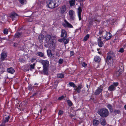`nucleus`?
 I'll list each match as a JSON object with an SVG mask.
<instances>
[{
    "instance_id": "nucleus-25",
    "label": "nucleus",
    "mask_w": 126,
    "mask_h": 126,
    "mask_svg": "<svg viewBox=\"0 0 126 126\" xmlns=\"http://www.w3.org/2000/svg\"><path fill=\"white\" fill-rule=\"evenodd\" d=\"M44 38V36L42 34H40L38 37V39L40 42H42Z\"/></svg>"
},
{
    "instance_id": "nucleus-42",
    "label": "nucleus",
    "mask_w": 126,
    "mask_h": 126,
    "mask_svg": "<svg viewBox=\"0 0 126 126\" xmlns=\"http://www.w3.org/2000/svg\"><path fill=\"white\" fill-rule=\"evenodd\" d=\"M120 73H121L118 71H116L114 73V75L115 76H116V77H118L120 75Z\"/></svg>"
},
{
    "instance_id": "nucleus-38",
    "label": "nucleus",
    "mask_w": 126,
    "mask_h": 126,
    "mask_svg": "<svg viewBox=\"0 0 126 126\" xmlns=\"http://www.w3.org/2000/svg\"><path fill=\"white\" fill-rule=\"evenodd\" d=\"M69 85L71 87H72L73 88L76 87V85L72 82H70L69 83Z\"/></svg>"
},
{
    "instance_id": "nucleus-7",
    "label": "nucleus",
    "mask_w": 126,
    "mask_h": 126,
    "mask_svg": "<svg viewBox=\"0 0 126 126\" xmlns=\"http://www.w3.org/2000/svg\"><path fill=\"white\" fill-rule=\"evenodd\" d=\"M112 36V35L110 32H107V33H106L103 36V38L104 39L108 40L110 39Z\"/></svg>"
},
{
    "instance_id": "nucleus-13",
    "label": "nucleus",
    "mask_w": 126,
    "mask_h": 126,
    "mask_svg": "<svg viewBox=\"0 0 126 126\" xmlns=\"http://www.w3.org/2000/svg\"><path fill=\"white\" fill-rule=\"evenodd\" d=\"M74 11L72 10H70L69 12V14L70 16V18L71 20H74Z\"/></svg>"
},
{
    "instance_id": "nucleus-24",
    "label": "nucleus",
    "mask_w": 126,
    "mask_h": 126,
    "mask_svg": "<svg viewBox=\"0 0 126 126\" xmlns=\"http://www.w3.org/2000/svg\"><path fill=\"white\" fill-rule=\"evenodd\" d=\"M69 2L70 7L74 6L75 5L76 3L75 0H70Z\"/></svg>"
},
{
    "instance_id": "nucleus-17",
    "label": "nucleus",
    "mask_w": 126,
    "mask_h": 126,
    "mask_svg": "<svg viewBox=\"0 0 126 126\" xmlns=\"http://www.w3.org/2000/svg\"><path fill=\"white\" fill-rule=\"evenodd\" d=\"M83 86L81 85H78V87L74 89V90L78 93H79L80 92V89L83 88Z\"/></svg>"
},
{
    "instance_id": "nucleus-8",
    "label": "nucleus",
    "mask_w": 126,
    "mask_h": 126,
    "mask_svg": "<svg viewBox=\"0 0 126 126\" xmlns=\"http://www.w3.org/2000/svg\"><path fill=\"white\" fill-rule=\"evenodd\" d=\"M64 21L65 23H63V25L64 27L66 28L67 27L70 28H73V26L65 19Z\"/></svg>"
},
{
    "instance_id": "nucleus-46",
    "label": "nucleus",
    "mask_w": 126,
    "mask_h": 126,
    "mask_svg": "<svg viewBox=\"0 0 126 126\" xmlns=\"http://www.w3.org/2000/svg\"><path fill=\"white\" fill-rule=\"evenodd\" d=\"M85 0H79V2L80 4L81 5H83V1Z\"/></svg>"
},
{
    "instance_id": "nucleus-2",
    "label": "nucleus",
    "mask_w": 126,
    "mask_h": 126,
    "mask_svg": "<svg viewBox=\"0 0 126 126\" xmlns=\"http://www.w3.org/2000/svg\"><path fill=\"white\" fill-rule=\"evenodd\" d=\"M56 38V36L54 35H50L47 34L45 37V40L46 43L47 44H51L50 40H51V44L52 48H55V43L54 42V39Z\"/></svg>"
},
{
    "instance_id": "nucleus-37",
    "label": "nucleus",
    "mask_w": 126,
    "mask_h": 126,
    "mask_svg": "<svg viewBox=\"0 0 126 126\" xmlns=\"http://www.w3.org/2000/svg\"><path fill=\"white\" fill-rule=\"evenodd\" d=\"M63 38V42L65 44H67L69 42V39L68 38Z\"/></svg>"
},
{
    "instance_id": "nucleus-23",
    "label": "nucleus",
    "mask_w": 126,
    "mask_h": 126,
    "mask_svg": "<svg viewBox=\"0 0 126 126\" xmlns=\"http://www.w3.org/2000/svg\"><path fill=\"white\" fill-rule=\"evenodd\" d=\"M7 71L9 73L11 74H13L15 72V70L12 67H10L7 68Z\"/></svg>"
},
{
    "instance_id": "nucleus-36",
    "label": "nucleus",
    "mask_w": 126,
    "mask_h": 126,
    "mask_svg": "<svg viewBox=\"0 0 126 126\" xmlns=\"http://www.w3.org/2000/svg\"><path fill=\"white\" fill-rule=\"evenodd\" d=\"M124 69V67L122 66H119L118 71L119 72L122 73Z\"/></svg>"
},
{
    "instance_id": "nucleus-54",
    "label": "nucleus",
    "mask_w": 126,
    "mask_h": 126,
    "mask_svg": "<svg viewBox=\"0 0 126 126\" xmlns=\"http://www.w3.org/2000/svg\"><path fill=\"white\" fill-rule=\"evenodd\" d=\"M19 60L21 62H23L24 61V60L23 59L21 58H19Z\"/></svg>"
},
{
    "instance_id": "nucleus-12",
    "label": "nucleus",
    "mask_w": 126,
    "mask_h": 126,
    "mask_svg": "<svg viewBox=\"0 0 126 126\" xmlns=\"http://www.w3.org/2000/svg\"><path fill=\"white\" fill-rule=\"evenodd\" d=\"M66 7L65 5H64L62 6L60 9V11L61 14H63L66 11Z\"/></svg>"
},
{
    "instance_id": "nucleus-29",
    "label": "nucleus",
    "mask_w": 126,
    "mask_h": 126,
    "mask_svg": "<svg viewBox=\"0 0 126 126\" xmlns=\"http://www.w3.org/2000/svg\"><path fill=\"white\" fill-rule=\"evenodd\" d=\"M24 66L25 67L24 69V71H29L30 70V67L29 66V65H26Z\"/></svg>"
},
{
    "instance_id": "nucleus-58",
    "label": "nucleus",
    "mask_w": 126,
    "mask_h": 126,
    "mask_svg": "<svg viewBox=\"0 0 126 126\" xmlns=\"http://www.w3.org/2000/svg\"><path fill=\"white\" fill-rule=\"evenodd\" d=\"M58 41L60 42H62V41H63V39H59L58 40Z\"/></svg>"
},
{
    "instance_id": "nucleus-20",
    "label": "nucleus",
    "mask_w": 126,
    "mask_h": 126,
    "mask_svg": "<svg viewBox=\"0 0 126 126\" xmlns=\"http://www.w3.org/2000/svg\"><path fill=\"white\" fill-rule=\"evenodd\" d=\"M100 122L97 120L94 119L93 121V124L94 126H97L99 124Z\"/></svg>"
},
{
    "instance_id": "nucleus-9",
    "label": "nucleus",
    "mask_w": 126,
    "mask_h": 126,
    "mask_svg": "<svg viewBox=\"0 0 126 126\" xmlns=\"http://www.w3.org/2000/svg\"><path fill=\"white\" fill-rule=\"evenodd\" d=\"M61 37L64 38H67V33L66 31L63 29H62L61 31Z\"/></svg>"
},
{
    "instance_id": "nucleus-31",
    "label": "nucleus",
    "mask_w": 126,
    "mask_h": 126,
    "mask_svg": "<svg viewBox=\"0 0 126 126\" xmlns=\"http://www.w3.org/2000/svg\"><path fill=\"white\" fill-rule=\"evenodd\" d=\"M35 63H33L32 64L30 63L29 64V66H30V70H32V69H34L35 66Z\"/></svg>"
},
{
    "instance_id": "nucleus-47",
    "label": "nucleus",
    "mask_w": 126,
    "mask_h": 126,
    "mask_svg": "<svg viewBox=\"0 0 126 126\" xmlns=\"http://www.w3.org/2000/svg\"><path fill=\"white\" fill-rule=\"evenodd\" d=\"M64 98V96L63 95H62V96L59 97L58 98V100H61L63 99Z\"/></svg>"
},
{
    "instance_id": "nucleus-18",
    "label": "nucleus",
    "mask_w": 126,
    "mask_h": 126,
    "mask_svg": "<svg viewBox=\"0 0 126 126\" xmlns=\"http://www.w3.org/2000/svg\"><path fill=\"white\" fill-rule=\"evenodd\" d=\"M106 33H107V31L105 30H100L99 34L100 35H101L103 38V36L105 35Z\"/></svg>"
},
{
    "instance_id": "nucleus-22",
    "label": "nucleus",
    "mask_w": 126,
    "mask_h": 126,
    "mask_svg": "<svg viewBox=\"0 0 126 126\" xmlns=\"http://www.w3.org/2000/svg\"><path fill=\"white\" fill-rule=\"evenodd\" d=\"M36 54L37 56L39 57L43 58H45L46 57L45 56H44V53L41 52H38Z\"/></svg>"
},
{
    "instance_id": "nucleus-50",
    "label": "nucleus",
    "mask_w": 126,
    "mask_h": 126,
    "mask_svg": "<svg viewBox=\"0 0 126 126\" xmlns=\"http://www.w3.org/2000/svg\"><path fill=\"white\" fill-rule=\"evenodd\" d=\"M63 111L62 110H60L58 112V114L59 115H61L63 113Z\"/></svg>"
},
{
    "instance_id": "nucleus-35",
    "label": "nucleus",
    "mask_w": 126,
    "mask_h": 126,
    "mask_svg": "<svg viewBox=\"0 0 126 126\" xmlns=\"http://www.w3.org/2000/svg\"><path fill=\"white\" fill-rule=\"evenodd\" d=\"M64 76V75L63 74H59L57 75V77L58 78L62 79L63 78Z\"/></svg>"
},
{
    "instance_id": "nucleus-28",
    "label": "nucleus",
    "mask_w": 126,
    "mask_h": 126,
    "mask_svg": "<svg viewBox=\"0 0 126 126\" xmlns=\"http://www.w3.org/2000/svg\"><path fill=\"white\" fill-rule=\"evenodd\" d=\"M108 56L113 58L115 57V54L112 51H110L108 53Z\"/></svg>"
},
{
    "instance_id": "nucleus-15",
    "label": "nucleus",
    "mask_w": 126,
    "mask_h": 126,
    "mask_svg": "<svg viewBox=\"0 0 126 126\" xmlns=\"http://www.w3.org/2000/svg\"><path fill=\"white\" fill-rule=\"evenodd\" d=\"M103 90V89H101L99 87H98L97 89L95 90L94 94L96 95H98L101 93H102Z\"/></svg>"
},
{
    "instance_id": "nucleus-16",
    "label": "nucleus",
    "mask_w": 126,
    "mask_h": 126,
    "mask_svg": "<svg viewBox=\"0 0 126 126\" xmlns=\"http://www.w3.org/2000/svg\"><path fill=\"white\" fill-rule=\"evenodd\" d=\"M14 36L15 38H20L22 36V33L17 31Z\"/></svg>"
},
{
    "instance_id": "nucleus-59",
    "label": "nucleus",
    "mask_w": 126,
    "mask_h": 126,
    "mask_svg": "<svg viewBox=\"0 0 126 126\" xmlns=\"http://www.w3.org/2000/svg\"><path fill=\"white\" fill-rule=\"evenodd\" d=\"M74 116V115L72 114H70L69 115V117H71L72 118H73V117Z\"/></svg>"
},
{
    "instance_id": "nucleus-51",
    "label": "nucleus",
    "mask_w": 126,
    "mask_h": 126,
    "mask_svg": "<svg viewBox=\"0 0 126 126\" xmlns=\"http://www.w3.org/2000/svg\"><path fill=\"white\" fill-rule=\"evenodd\" d=\"M87 65V64L84 62H83L82 64V65L83 67H86Z\"/></svg>"
},
{
    "instance_id": "nucleus-43",
    "label": "nucleus",
    "mask_w": 126,
    "mask_h": 126,
    "mask_svg": "<svg viewBox=\"0 0 126 126\" xmlns=\"http://www.w3.org/2000/svg\"><path fill=\"white\" fill-rule=\"evenodd\" d=\"M40 94V92L39 91H38L33 94L34 96L39 95Z\"/></svg>"
},
{
    "instance_id": "nucleus-40",
    "label": "nucleus",
    "mask_w": 126,
    "mask_h": 126,
    "mask_svg": "<svg viewBox=\"0 0 126 126\" xmlns=\"http://www.w3.org/2000/svg\"><path fill=\"white\" fill-rule=\"evenodd\" d=\"M81 8L80 7H79L78 8V15L81 14Z\"/></svg>"
},
{
    "instance_id": "nucleus-3",
    "label": "nucleus",
    "mask_w": 126,
    "mask_h": 126,
    "mask_svg": "<svg viewBox=\"0 0 126 126\" xmlns=\"http://www.w3.org/2000/svg\"><path fill=\"white\" fill-rule=\"evenodd\" d=\"M98 113L100 116L106 117L108 115L109 112L107 109L103 108L99 110Z\"/></svg>"
},
{
    "instance_id": "nucleus-19",
    "label": "nucleus",
    "mask_w": 126,
    "mask_h": 126,
    "mask_svg": "<svg viewBox=\"0 0 126 126\" xmlns=\"http://www.w3.org/2000/svg\"><path fill=\"white\" fill-rule=\"evenodd\" d=\"M107 106L109 110L110 113H113V110L112 108V105L111 104H108L107 105Z\"/></svg>"
},
{
    "instance_id": "nucleus-61",
    "label": "nucleus",
    "mask_w": 126,
    "mask_h": 126,
    "mask_svg": "<svg viewBox=\"0 0 126 126\" xmlns=\"http://www.w3.org/2000/svg\"><path fill=\"white\" fill-rule=\"evenodd\" d=\"M72 118L74 120H75L76 119V117L74 115L73 118Z\"/></svg>"
},
{
    "instance_id": "nucleus-56",
    "label": "nucleus",
    "mask_w": 126,
    "mask_h": 126,
    "mask_svg": "<svg viewBox=\"0 0 126 126\" xmlns=\"http://www.w3.org/2000/svg\"><path fill=\"white\" fill-rule=\"evenodd\" d=\"M36 60V59L35 58H32V59L31 60V62L33 63V62L35 60Z\"/></svg>"
},
{
    "instance_id": "nucleus-6",
    "label": "nucleus",
    "mask_w": 126,
    "mask_h": 126,
    "mask_svg": "<svg viewBox=\"0 0 126 126\" xmlns=\"http://www.w3.org/2000/svg\"><path fill=\"white\" fill-rule=\"evenodd\" d=\"M9 17L12 19V21L15 20L16 21L18 17V15L15 12H13L11 13L9 16Z\"/></svg>"
},
{
    "instance_id": "nucleus-48",
    "label": "nucleus",
    "mask_w": 126,
    "mask_h": 126,
    "mask_svg": "<svg viewBox=\"0 0 126 126\" xmlns=\"http://www.w3.org/2000/svg\"><path fill=\"white\" fill-rule=\"evenodd\" d=\"M32 86L31 85H29L28 87V89L30 91L32 90Z\"/></svg>"
},
{
    "instance_id": "nucleus-44",
    "label": "nucleus",
    "mask_w": 126,
    "mask_h": 126,
    "mask_svg": "<svg viewBox=\"0 0 126 126\" xmlns=\"http://www.w3.org/2000/svg\"><path fill=\"white\" fill-rule=\"evenodd\" d=\"M8 32V31L7 29H5L3 31V33L5 34H7Z\"/></svg>"
},
{
    "instance_id": "nucleus-1",
    "label": "nucleus",
    "mask_w": 126,
    "mask_h": 126,
    "mask_svg": "<svg viewBox=\"0 0 126 126\" xmlns=\"http://www.w3.org/2000/svg\"><path fill=\"white\" fill-rule=\"evenodd\" d=\"M39 62L43 65L42 72L44 75H48L49 71V61L47 60H40Z\"/></svg>"
},
{
    "instance_id": "nucleus-30",
    "label": "nucleus",
    "mask_w": 126,
    "mask_h": 126,
    "mask_svg": "<svg viewBox=\"0 0 126 126\" xmlns=\"http://www.w3.org/2000/svg\"><path fill=\"white\" fill-rule=\"evenodd\" d=\"M47 54L48 57L50 56V57H54V55H53L51 52V51L49 49L47 50Z\"/></svg>"
},
{
    "instance_id": "nucleus-10",
    "label": "nucleus",
    "mask_w": 126,
    "mask_h": 126,
    "mask_svg": "<svg viewBox=\"0 0 126 126\" xmlns=\"http://www.w3.org/2000/svg\"><path fill=\"white\" fill-rule=\"evenodd\" d=\"M97 42L98 45L99 47H101L103 46L104 43L101 40V37H99L97 39Z\"/></svg>"
},
{
    "instance_id": "nucleus-63",
    "label": "nucleus",
    "mask_w": 126,
    "mask_h": 126,
    "mask_svg": "<svg viewBox=\"0 0 126 126\" xmlns=\"http://www.w3.org/2000/svg\"><path fill=\"white\" fill-rule=\"evenodd\" d=\"M85 92V90H82V92L83 93H84Z\"/></svg>"
},
{
    "instance_id": "nucleus-57",
    "label": "nucleus",
    "mask_w": 126,
    "mask_h": 126,
    "mask_svg": "<svg viewBox=\"0 0 126 126\" xmlns=\"http://www.w3.org/2000/svg\"><path fill=\"white\" fill-rule=\"evenodd\" d=\"M78 16L79 18V20H81V14H79L78 15Z\"/></svg>"
},
{
    "instance_id": "nucleus-41",
    "label": "nucleus",
    "mask_w": 126,
    "mask_h": 126,
    "mask_svg": "<svg viewBox=\"0 0 126 126\" xmlns=\"http://www.w3.org/2000/svg\"><path fill=\"white\" fill-rule=\"evenodd\" d=\"M68 105L70 106H72L73 105V103L70 100H67V101Z\"/></svg>"
},
{
    "instance_id": "nucleus-52",
    "label": "nucleus",
    "mask_w": 126,
    "mask_h": 126,
    "mask_svg": "<svg viewBox=\"0 0 126 126\" xmlns=\"http://www.w3.org/2000/svg\"><path fill=\"white\" fill-rule=\"evenodd\" d=\"M71 56L73 55L74 54V52L73 51H71L70 52Z\"/></svg>"
},
{
    "instance_id": "nucleus-14",
    "label": "nucleus",
    "mask_w": 126,
    "mask_h": 126,
    "mask_svg": "<svg viewBox=\"0 0 126 126\" xmlns=\"http://www.w3.org/2000/svg\"><path fill=\"white\" fill-rule=\"evenodd\" d=\"M7 53L5 52H3L1 54L0 59L1 61H3L5 58L7 57Z\"/></svg>"
},
{
    "instance_id": "nucleus-21",
    "label": "nucleus",
    "mask_w": 126,
    "mask_h": 126,
    "mask_svg": "<svg viewBox=\"0 0 126 126\" xmlns=\"http://www.w3.org/2000/svg\"><path fill=\"white\" fill-rule=\"evenodd\" d=\"M100 122L101 124L103 126H105L107 124V122L106 120L104 118H103L102 119L100 120Z\"/></svg>"
},
{
    "instance_id": "nucleus-60",
    "label": "nucleus",
    "mask_w": 126,
    "mask_h": 126,
    "mask_svg": "<svg viewBox=\"0 0 126 126\" xmlns=\"http://www.w3.org/2000/svg\"><path fill=\"white\" fill-rule=\"evenodd\" d=\"M34 95L33 94L31 96H30V98H33V99H34Z\"/></svg>"
},
{
    "instance_id": "nucleus-53",
    "label": "nucleus",
    "mask_w": 126,
    "mask_h": 126,
    "mask_svg": "<svg viewBox=\"0 0 126 126\" xmlns=\"http://www.w3.org/2000/svg\"><path fill=\"white\" fill-rule=\"evenodd\" d=\"M113 84L114 86L116 87L118 85V82H114L113 83Z\"/></svg>"
},
{
    "instance_id": "nucleus-62",
    "label": "nucleus",
    "mask_w": 126,
    "mask_h": 126,
    "mask_svg": "<svg viewBox=\"0 0 126 126\" xmlns=\"http://www.w3.org/2000/svg\"><path fill=\"white\" fill-rule=\"evenodd\" d=\"M5 124H3V123H2V124H1L0 125V126H4Z\"/></svg>"
},
{
    "instance_id": "nucleus-32",
    "label": "nucleus",
    "mask_w": 126,
    "mask_h": 126,
    "mask_svg": "<svg viewBox=\"0 0 126 126\" xmlns=\"http://www.w3.org/2000/svg\"><path fill=\"white\" fill-rule=\"evenodd\" d=\"M113 60V58L111 57L110 56H109L107 55L106 58L105 59V61L106 62H109L110 60Z\"/></svg>"
},
{
    "instance_id": "nucleus-33",
    "label": "nucleus",
    "mask_w": 126,
    "mask_h": 126,
    "mask_svg": "<svg viewBox=\"0 0 126 126\" xmlns=\"http://www.w3.org/2000/svg\"><path fill=\"white\" fill-rule=\"evenodd\" d=\"M113 113H115V115L117 114H119L121 113L120 111L119 110L114 109L113 110Z\"/></svg>"
},
{
    "instance_id": "nucleus-55",
    "label": "nucleus",
    "mask_w": 126,
    "mask_h": 126,
    "mask_svg": "<svg viewBox=\"0 0 126 126\" xmlns=\"http://www.w3.org/2000/svg\"><path fill=\"white\" fill-rule=\"evenodd\" d=\"M18 45L17 43H15L13 44V46L15 47H17Z\"/></svg>"
},
{
    "instance_id": "nucleus-5",
    "label": "nucleus",
    "mask_w": 126,
    "mask_h": 126,
    "mask_svg": "<svg viewBox=\"0 0 126 126\" xmlns=\"http://www.w3.org/2000/svg\"><path fill=\"white\" fill-rule=\"evenodd\" d=\"M48 7L50 9H53L58 6L57 4L56 5L55 2L52 0H48L47 2Z\"/></svg>"
},
{
    "instance_id": "nucleus-45",
    "label": "nucleus",
    "mask_w": 126,
    "mask_h": 126,
    "mask_svg": "<svg viewBox=\"0 0 126 126\" xmlns=\"http://www.w3.org/2000/svg\"><path fill=\"white\" fill-rule=\"evenodd\" d=\"M63 62V59H60L59 60L58 63L60 64H62Z\"/></svg>"
},
{
    "instance_id": "nucleus-49",
    "label": "nucleus",
    "mask_w": 126,
    "mask_h": 126,
    "mask_svg": "<svg viewBox=\"0 0 126 126\" xmlns=\"http://www.w3.org/2000/svg\"><path fill=\"white\" fill-rule=\"evenodd\" d=\"M124 51V49L123 48H121L119 50V52L121 53H123Z\"/></svg>"
},
{
    "instance_id": "nucleus-34",
    "label": "nucleus",
    "mask_w": 126,
    "mask_h": 126,
    "mask_svg": "<svg viewBox=\"0 0 126 126\" xmlns=\"http://www.w3.org/2000/svg\"><path fill=\"white\" fill-rule=\"evenodd\" d=\"M19 2L22 4H26L27 2L26 0H18Z\"/></svg>"
},
{
    "instance_id": "nucleus-39",
    "label": "nucleus",
    "mask_w": 126,
    "mask_h": 126,
    "mask_svg": "<svg viewBox=\"0 0 126 126\" xmlns=\"http://www.w3.org/2000/svg\"><path fill=\"white\" fill-rule=\"evenodd\" d=\"M89 34H87L83 39V41L84 42L86 41L89 38Z\"/></svg>"
},
{
    "instance_id": "nucleus-4",
    "label": "nucleus",
    "mask_w": 126,
    "mask_h": 126,
    "mask_svg": "<svg viewBox=\"0 0 126 126\" xmlns=\"http://www.w3.org/2000/svg\"><path fill=\"white\" fill-rule=\"evenodd\" d=\"M100 19L97 18V17L94 16L93 17L90 19L89 20L88 24L89 26H90L92 25L93 24V22L96 23L97 22L99 23L100 22Z\"/></svg>"
},
{
    "instance_id": "nucleus-11",
    "label": "nucleus",
    "mask_w": 126,
    "mask_h": 126,
    "mask_svg": "<svg viewBox=\"0 0 126 126\" xmlns=\"http://www.w3.org/2000/svg\"><path fill=\"white\" fill-rule=\"evenodd\" d=\"M10 118V117L9 115L7 116L5 115L3 117V119L2 121V123L5 124L8 122L9 119Z\"/></svg>"
},
{
    "instance_id": "nucleus-27",
    "label": "nucleus",
    "mask_w": 126,
    "mask_h": 126,
    "mask_svg": "<svg viewBox=\"0 0 126 126\" xmlns=\"http://www.w3.org/2000/svg\"><path fill=\"white\" fill-rule=\"evenodd\" d=\"M115 88L113 85H111L108 87V89L109 91H112L115 90Z\"/></svg>"
},
{
    "instance_id": "nucleus-64",
    "label": "nucleus",
    "mask_w": 126,
    "mask_h": 126,
    "mask_svg": "<svg viewBox=\"0 0 126 126\" xmlns=\"http://www.w3.org/2000/svg\"><path fill=\"white\" fill-rule=\"evenodd\" d=\"M124 108L126 110V105H125L124 106Z\"/></svg>"
},
{
    "instance_id": "nucleus-26",
    "label": "nucleus",
    "mask_w": 126,
    "mask_h": 126,
    "mask_svg": "<svg viewBox=\"0 0 126 126\" xmlns=\"http://www.w3.org/2000/svg\"><path fill=\"white\" fill-rule=\"evenodd\" d=\"M94 60L95 62L99 63L101 61V58L100 57L98 56H96L94 57Z\"/></svg>"
}]
</instances>
